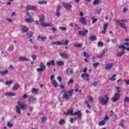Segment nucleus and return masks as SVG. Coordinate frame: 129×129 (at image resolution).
<instances>
[{"label":"nucleus","instance_id":"1","mask_svg":"<svg viewBox=\"0 0 129 129\" xmlns=\"http://www.w3.org/2000/svg\"><path fill=\"white\" fill-rule=\"evenodd\" d=\"M73 92H74V90L72 89L68 92H66V90H62L60 93L63 95L62 96L63 99H66V100H69L70 97L73 95Z\"/></svg>","mask_w":129,"mask_h":129},{"label":"nucleus","instance_id":"2","mask_svg":"<svg viewBox=\"0 0 129 129\" xmlns=\"http://www.w3.org/2000/svg\"><path fill=\"white\" fill-rule=\"evenodd\" d=\"M17 103L19 106H16V112L19 113V114H22V112H21V109L23 110L27 109L28 108V105H27V104L25 103V102H22L21 101L18 102Z\"/></svg>","mask_w":129,"mask_h":129},{"label":"nucleus","instance_id":"3","mask_svg":"<svg viewBox=\"0 0 129 129\" xmlns=\"http://www.w3.org/2000/svg\"><path fill=\"white\" fill-rule=\"evenodd\" d=\"M100 103H101L103 105H105L107 104V102H108V101L109 100V97H108V96L107 95H105L104 96V98L102 97V96L99 97L98 98Z\"/></svg>","mask_w":129,"mask_h":129},{"label":"nucleus","instance_id":"4","mask_svg":"<svg viewBox=\"0 0 129 129\" xmlns=\"http://www.w3.org/2000/svg\"><path fill=\"white\" fill-rule=\"evenodd\" d=\"M115 22H116L117 24H118L119 25H120L121 28L124 29L125 31H127V28H126V26H125V23L127 22V20L126 19H123V20H115Z\"/></svg>","mask_w":129,"mask_h":129},{"label":"nucleus","instance_id":"5","mask_svg":"<svg viewBox=\"0 0 129 129\" xmlns=\"http://www.w3.org/2000/svg\"><path fill=\"white\" fill-rule=\"evenodd\" d=\"M68 44H69V40L68 39H66L64 41H52L51 42V45H57V46H68Z\"/></svg>","mask_w":129,"mask_h":129},{"label":"nucleus","instance_id":"6","mask_svg":"<svg viewBox=\"0 0 129 129\" xmlns=\"http://www.w3.org/2000/svg\"><path fill=\"white\" fill-rule=\"evenodd\" d=\"M40 68L37 69L36 71L38 72H43L44 70H46V66L44 64L43 62H40L39 64Z\"/></svg>","mask_w":129,"mask_h":129},{"label":"nucleus","instance_id":"7","mask_svg":"<svg viewBox=\"0 0 129 129\" xmlns=\"http://www.w3.org/2000/svg\"><path fill=\"white\" fill-rule=\"evenodd\" d=\"M62 6L66 9V10H68V11H71V9L72 8V5H71V3H62Z\"/></svg>","mask_w":129,"mask_h":129},{"label":"nucleus","instance_id":"8","mask_svg":"<svg viewBox=\"0 0 129 129\" xmlns=\"http://www.w3.org/2000/svg\"><path fill=\"white\" fill-rule=\"evenodd\" d=\"M119 98H120V94H119V93L116 92L115 93L114 97L112 98V101L113 102H115V101L119 100Z\"/></svg>","mask_w":129,"mask_h":129},{"label":"nucleus","instance_id":"9","mask_svg":"<svg viewBox=\"0 0 129 129\" xmlns=\"http://www.w3.org/2000/svg\"><path fill=\"white\" fill-rule=\"evenodd\" d=\"M26 10H27V11H37L38 7L32 5H27L26 6Z\"/></svg>","mask_w":129,"mask_h":129},{"label":"nucleus","instance_id":"10","mask_svg":"<svg viewBox=\"0 0 129 129\" xmlns=\"http://www.w3.org/2000/svg\"><path fill=\"white\" fill-rule=\"evenodd\" d=\"M66 72L67 75H72V74H74V72H73V69L70 68H68L66 71Z\"/></svg>","mask_w":129,"mask_h":129},{"label":"nucleus","instance_id":"11","mask_svg":"<svg viewBox=\"0 0 129 129\" xmlns=\"http://www.w3.org/2000/svg\"><path fill=\"white\" fill-rule=\"evenodd\" d=\"M38 41L39 42H44L47 40V37L46 36H42L41 35H39L37 38Z\"/></svg>","mask_w":129,"mask_h":129},{"label":"nucleus","instance_id":"12","mask_svg":"<svg viewBox=\"0 0 129 129\" xmlns=\"http://www.w3.org/2000/svg\"><path fill=\"white\" fill-rule=\"evenodd\" d=\"M60 56L61 58H65L66 59H68V58H69V54L66 52L60 53Z\"/></svg>","mask_w":129,"mask_h":129},{"label":"nucleus","instance_id":"13","mask_svg":"<svg viewBox=\"0 0 129 129\" xmlns=\"http://www.w3.org/2000/svg\"><path fill=\"white\" fill-rule=\"evenodd\" d=\"M113 67V64L112 63H110L107 64L105 67V70H110L111 68Z\"/></svg>","mask_w":129,"mask_h":129},{"label":"nucleus","instance_id":"14","mask_svg":"<svg viewBox=\"0 0 129 129\" xmlns=\"http://www.w3.org/2000/svg\"><path fill=\"white\" fill-rule=\"evenodd\" d=\"M79 21L83 25H86V24H87V21H86V19L84 17H81L79 20Z\"/></svg>","mask_w":129,"mask_h":129},{"label":"nucleus","instance_id":"15","mask_svg":"<svg viewBox=\"0 0 129 129\" xmlns=\"http://www.w3.org/2000/svg\"><path fill=\"white\" fill-rule=\"evenodd\" d=\"M103 31H102L101 32V33L104 34V35H105V32H106V30L107 29V27H108V24L107 23H105L103 26Z\"/></svg>","mask_w":129,"mask_h":129},{"label":"nucleus","instance_id":"16","mask_svg":"<svg viewBox=\"0 0 129 129\" xmlns=\"http://www.w3.org/2000/svg\"><path fill=\"white\" fill-rule=\"evenodd\" d=\"M74 115H77L78 118H81L82 116V114L81 113V110H78L77 112L74 113Z\"/></svg>","mask_w":129,"mask_h":129},{"label":"nucleus","instance_id":"17","mask_svg":"<svg viewBox=\"0 0 129 129\" xmlns=\"http://www.w3.org/2000/svg\"><path fill=\"white\" fill-rule=\"evenodd\" d=\"M21 31L22 33H27L29 31V28L26 26H22L21 27Z\"/></svg>","mask_w":129,"mask_h":129},{"label":"nucleus","instance_id":"18","mask_svg":"<svg viewBox=\"0 0 129 129\" xmlns=\"http://www.w3.org/2000/svg\"><path fill=\"white\" fill-rule=\"evenodd\" d=\"M18 60L19 61H21V62L29 61V59H28V58L25 56L19 57Z\"/></svg>","mask_w":129,"mask_h":129},{"label":"nucleus","instance_id":"19","mask_svg":"<svg viewBox=\"0 0 129 129\" xmlns=\"http://www.w3.org/2000/svg\"><path fill=\"white\" fill-rule=\"evenodd\" d=\"M63 114H65V115H69V114H71V115H74V113H73V110H68V112H63Z\"/></svg>","mask_w":129,"mask_h":129},{"label":"nucleus","instance_id":"20","mask_svg":"<svg viewBox=\"0 0 129 129\" xmlns=\"http://www.w3.org/2000/svg\"><path fill=\"white\" fill-rule=\"evenodd\" d=\"M88 33V30H85L83 31H79V34L81 35V36H86V34Z\"/></svg>","mask_w":129,"mask_h":129},{"label":"nucleus","instance_id":"21","mask_svg":"<svg viewBox=\"0 0 129 129\" xmlns=\"http://www.w3.org/2000/svg\"><path fill=\"white\" fill-rule=\"evenodd\" d=\"M83 46V44L82 43H77V42H75L74 43V47L76 48H81Z\"/></svg>","mask_w":129,"mask_h":129},{"label":"nucleus","instance_id":"22","mask_svg":"<svg viewBox=\"0 0 129 129\" xmlns=\"http://www.w3.org/2000/svg\"><path fill=\"white\" fill-rule=\"evenodd\" d=\"M46 65L47 66H50V65H52V66H55V60H51L49 62H47L46 63Z\"/></svg>","mask_w":129,"mask_h":129},{"label":"nucleus","instance_id":"23","mask_svg":"<svg viewBox=\"0 0 129 129\" xmlns=\"http://www.w3.org/2000/svg\"><path fill=\"white\" fill-rule=\"evenodd\" d=\"M41 26L43 27H52L53 24L52 23H44V22L41 23Z\"/></svg>","mask_w":129,"mask_h":129},{"label":"nucleus","instance_id":"24","mask_svg":"<svg viewBox=\"0 0 129 129\" xmlns=\"http://www.w3.org/2000/svg\"><path fill=\"white\" fill-rule=\"evenodd\" d=\"M36 98H35L33 96H30L29 98H28V101L29 102H33V101H36Z\"/></svg>","mask_w":129,"mask_h":129},{"label":"nucleus","instance_id":"25","mask_svg":"<svg viewBox=\"0 0 129 129\" xmlns=\"http://www.w3.org/2000/svg\"><path fill=\"white\" fill-rule=\"evenodd\" d=\"M20 88V85L19 84H15L13 88V90H18Z\"/></svg>","mask_w":129,"mask_h":129},{"label":"nucleus","instance_id":"26","mask_svg":"<svg viewBox=\"0 0 129 129\" xmlns=\"http://www.w3.org/2000/svg\"><path fill=\"white\" fill-rule=\"evenodd\" d=\"M25 22H26V23H32L33 22H34V19H33V18H26L25 19Z\"/></svg>","mask_w":129,"mask_h":129},{"label":"nucleus","instance_id":"27","mask_svg":"<svg viewBox=\"0 0 129 129\" xmlns=\"http://www.w3.org/2000/svg\"><path fill=\"white\" fill-rule=\"evenodd\" d=\"M7 74H9V71L6 70L4 72H0V75L2 76H5V75H7Z\"/></svg>","mask_w":129,"mask_h":129},{"label":"nucleus","instance_id":"28","mask_svg":"<svg viewBox=\"0 0 129 129\" xmlns=\"http://www.w3.org/2000/svg\"><path fill=\"white\" fill-rule=\"evenodd\" d=\"M5 95L7 96H16V93L13 92L6 93Z\"/></svg>","mask_w":129,"mask_h":129},{"label":"nucleus","instance_id":"29","mask_svg":"<svg viewBox=\"0 0 129 129\" xmlns=\"http://www.w3.org/2000/svg\"><path fill=\"white\" fill-rule=\"evenodd\" d=\"M101 3V1L100 0H95L93 3V5L94 6H96L97 5H99Z\"/></svg>","mask_w":129,"mask_h":129},{"label":"nucleus","instance_id":"30","mask_svg":"<svg viewBox=\"0 0 129 129\" xmlns=\"http://www.w3.org/2000/svg\"><path fill=\"white\" fill-rule=\"evenodd\" d=\"M116 76V74H114L113 76H112L111 78H109V80L110 81H115V77Z\"/></svg>","mask_w":129,"mask_h":129},{"label":"nucleus","instance_id":"31","mask_svg":"<svg viewBox=\"0 0 129 129\" xmlns=\"http://www.w3.org/2000/svg\"><path fill=\"white\" fill-rule=\"evenodd\" d=\"M38 5H46L47 4V1H40L37 2Z\"/></svg>","mask_w":129,"mask_h":129},{"label":"nucleus","instance_id":"32","mask_svg":"<svg viewBox=\"0 0 129 129\" xmlns=\"http://www.w3.org/2000/svg\"><path fill=\"white\" fill-rule=\"evenodd\" d=\"M105 52L104 51H102V53L101 54H99L97 56V58H103V57H104V55H105Z\"/></svg>","mask_w":129,"mask_h":129},{"label":"nucleus","instance_id":"33","mask_svg":"<svg viewBox=\"0 0 129 129\" xmlns=\"http://www.w3.org/2000/svg\"><path fill=\"white\" fill-rule=\"evenodd\" d=\"M39 20L41 23H43L44 20H45V16L41 15L40 16Z\"/></svg>","mask_w":129,"mask_h":129},{"label":"nucleus","instance_id":"34","mask_svg":"<svg viewBox=\"0 0 129 129\" xmlns=\"http://www.w3.org/2000/svg\"><path fill=\"white\" fill-rule=\"evenodd\" d=\"M83 56L84 57H86V58H90V55L85 51L84 52Z\"/></svg>","mask_w":129,"mask_h":129},{"label":"nucleus","instance_id":"35","mask_svg":"<svg viewBox=\"0 0 129 129\" xmlns=\"http://www.w3.org/2000/svg\"><path fill=\"white\" fill-rule=\"evenodd\" d=\"M89 76V75H88L87 73L83 74L81 75V77L82 78H84V77H86V78H88Z\"/></svg>","mask_w":129,"mask_h":129},{"label":"nucleus","instance_id":"36","mask_svg":"<svg viewBox=\"0 0 129 129\" xmlns=\"http://www.w3.org/2000/svg\"><path fill=\"white\" fill-rule=\"evenodd\" d=\"M124 53H125L124 50H123L121 52L117 53V57H121L122 55H124Z\"/></svg>","mask_w":129,"mask_h":129},{"label":"nucleus","instance_id":"37","mask_svg":"<svg viewBox=\"0 0 129 129\" xmlns=\"http://www.w3.org/2000/svg\"><path fill=\"white\" fill-rule=\"evenodd\" d=\"M52 85H53L54 87L55 88L56 87H58V84L57 83V82L55 80H52Z\"/></svg>","mask_w":129,"mask_h":129},{"label":"nucleus","instance_id":"38","mask_svg":"<svg viewBox=\"0 0 129 129\" xmlns=\"http://www.w3.org/2000/svg\"><path fill=\"white\" fill-rule=\"evenodd\" d=\"M57 65L58 66H63L64 65V63L63 61H57Z\"/></svg>","mask_w":129,"mask_h":129},{"label":"nucleus","instance_id":"39","mask_svg":"<svg viewBox=\"0 0 129 129\" xmlns=\"http://www.w3.org/2000/svg\"><path fill=\"white\" fill-rule=\"evenodd\" d=\"M89 39L90 41H94L96 40V36H92L89 37Z\"/></svg>","mask_w":129,"mask_h":129},{"label":"nucleus","instance_id":"40","mask_svg":"<svg viewBox=\"0 0 129 129\" xmlns=\"http://www.w3.org/2000/svg\"><path fill=\"white\" fill-rule=\"evenodd\" d=\"M105 124V122L103 120H102L99 122V125L100 126H102Z\"/></svg>","mask_w":129,"mask_h":129},{"label":"nucleus","instance_id":"41","mask_svg":"<svg viewBox=\"0 0 129 129\" xmlns=\"http://www.w3.org/2000/svg\"><path fill=\"white\" fill-rule=\"evenodd\" d=\"M38 91H39V90L36 88H33L31 90L32 93H38Z\"/></svg>","mask_w":129,"mask_h":129},{"label":"nucleus","instance_id":"42","mask_svg":"<svg viewBox=\"0 0 129 129\" xmlns=\"http://www.w3.org/2000/svg\"><path fill=\"white\" fill-rule=\"evenodd\" d=\"M13 84V80H10L9 81H6L5 83L6 85H11Z\"/></svg>","mask_w":129,"mask_h":129},{"label":"nucleus","instance_id":"43","mask_svg":"<svg viewBox=\"0 0 129 129\" xmlns=\"http://www.w3.org/2000/svg\"><path fill=\"white\" fill-rule=\"evenodd\" d=\"M33 35H34V33H33V32H29L26 34V35L29 36V38H32V37H33Z\"/></svg>","mask_w":129,"mask_h":129},{"label":"nucleus","instance_id":"44","mask_svg":"<svg viewBox=\"0 0 129 129\" xmlns=\"http://www.w3.org/2000/svg\"><path fill=\"white\" fill-rule=\"evenodd\" d=\"M64 123H65V120H64L63 119H60V120L59 121V124H60V125H63Z\"/></svg>","mask_w":129,"mask_h":129},{"label":"nucleus","instance_id":"45","mask_svg":"<svg viewBox=\"0 0 129 129\" xmlns=\"http://www.w3.org/2000/svg\"><path fill=\"white\" fill-rule=\"evenodd\" d=\"M7 126L8 127H10L11 128V127H13V126H14V125L13 124L11 123L10 122H7Z\"/></svg>","mask_w":129,"mask_h":129},{"label":"nucleus","instance_id":"46","mask_svg":"<svg viewBox=\"0 0 129 129\" xmlns=\"http://www.w3.org/2000/svg\"><path fill=\"white\" fill-rule=\"evenodd\" d=\"M93 66L94 68H96L97 66H99V62H97L93 63Z\"/></svg>","mask_w":129,"mask_h":129},{"label":"nucleus","instance_id":"47","mask_svg":"<svg viewBox=\"0 0 129 129\" xmlns=\"http://www.w3.org/2000/svg\"><path fill=\"white\" fill-rule=\"evenodd\" d=\"M125 102H129V98L127 97H125L124 99V103Z\"/></svg>","mask_w":129,"mask_h":129},{"label":"nucleus","instance_id":"48","mask_svg":"<svg viewBox=\"0 0 129 129\" xmlns=\"http://www.w3.org/2000/svg\"><path fill=\"white\" fill-rule=\"evenodd\" d=\"M119 49H122L123 51H124V49H125V47L122 45H119L118 46Z\"/></svg>","mask_w":129,"mask_h":129},{"label":"nucleus","instance_id":"49","mask_svg":"<svg viewBox=\"0 0 129 129\" xmlns=\"http://www.w3.org/2000/svg\"><path fill=\"white\" fill-rule=\"evenodd\" d=\"M97 45L98 47H103V43L101 42H98Z\"/></svg>","mask_w":129,"mask_h":129},{"label":"nucleus","instance_id":"50","mask_svg":"<svg viewBox=\"0 0 129 129\" xmlns=\"http://www.w3.org/2000/svg\"><path fill=\"white\" fill-rule=\"evenodd\" d=\"M74 82V80L73 79H71L70 81L68 82V84H72Z\"/></svg>","mask_w":129,"mask_h":129},{"label":"nucleus","instance_id":"51","mask_svg":"<svg viewBox=\"0 0 129 129\" xmlns=\"http://www.w3.org/2000/svg\"><path fill=\"white\" fill-rule=\"evenodd\" d=\"M42 121H43V122L45 121H46L47 120V117L46 116H44L41 119Z\"/></svg>","mask_w":129,"mask_h":129},{"label":"nucleus","instance_id":"52","mask_svg":"<svg viewBox=\"0 0 129 129\" xmlns=\"http://www.w3.org/2000/svg\"><path fill=\"white\" fill-rule=\"evenodd\" d=\"M92 24H95V23H96V21H97V19L96 18H92Z\"/></svg>","mask_w":129,"mask_h":129},{"label":"nucleus","instance_id":"53","mask_svg":"<svg viewBox=\"0 0 129 129\" xmlns=\"http://www.w3.org/2000/svg\"><path fill=\"white\" fill-rule=\"evenodd\" d=\"M116 89L118 93H120V92H121L120 89H119V87H116Z\"/></svg>","mask_w":129,"mask_h":129},{"label":"nucleus","instance_id":"54","mask_svg":"<svg viewBox=\"0 0 129 129\" xmlns=\"http://www.w3.org/2000/svg\"><path fill=\"white\" fill-rule=\"evenodd\" d=\"M89 101H90V102H92L93 101V98H92L91 96H89Z\"/></svg>","mask_w":129,"mask_h":129},{"label":"nucleus","instance_id":"55","mask_svg":"<svg viewBox=\"0 0 129 129\" xmlns=\"http://www.w3.org/2000/svg\"><path fill=\"white\" fill-rule=\"evenodd\" d=\"M57 80L59 82H62V78L60 76L57 77Z\"/></svg>","mask_w":129,"mask_h":129},{"label":"nucleus","instance_id":"56","mask_svg":"<svg viewBox=\"0 0 129 129\" xmlns=\"http://www.w3.org/2000/svg\"><path fill=\"white\" fill-rule=\"evenodd\" d=\"M31 58H32L33 60H35L36 59H37V56L35 55H31Z\"/></svg>","mask_w":129,"mask_h":129},{"label":"nucleus","instance_id":"57","mask_svg":"<svg viewBox=\"0 0 129 129\" xmlns=\"http://www.w3.org/2000/svg\"><path fill=\"white\" fill-rule=\"evenodd\" d=\"M86 103L87 104V106L89 107V108H91V106L88 103V102L87 101H86Z\"/></svg>","mask_w":129,"mask_h":129},{"label":"nucleus","instance_id":"58","mask_svg":"<svg viewBox=\"0 0 129 129\" xmlns=\"http://www.w3.org/2000/svg\"><path fill=\"white\" fill-rule=\"evenodd\" d=\"M59 29L60 30H61L62 31H66V30H67V29L66 28V27H60Z\"/></svg>","mask_w":129,"mask_h":129},{"label":"nucleus","instance_id":"59","mask_svg":"<svg viewBox=\"0 0 129 129\" xmlns=\"http://www.w3.org/2000/svg\"><path fill=\"white\" fill-rule=\"evenodd\" d=\"M125 84L126 85H129V80H124Z\"/></svg>","mask_w":129,"mask_h":129},{"label":"nucleus","instance_id":"60","mask_svg":"<svg viewBox=\"0 0 129 129\" xmlns=\"http://www.w3.org/2000/svg\"><path fill=\"white\" fill-rule=\"evenodd\" d=\"M23 99H25V98H28V95H27L26 94L23 95Z\"/></svg>","mask_w":129,"mask_h":129},{"label":"nucleus","instance_id":"61","mask_svg":"<svg viewBox=\"0 0 129 129\" xmlns=\"http://www.w3.org/2000/svg\"><path fill=\"white\" fill-rule=\"evenodd\" d=\"M60 13H59V11H56V16H57V17H59L60 16Z\"/></svg>","mask_w":129,"mask_h":129},{"label":"nucleus","instance_id":"62","mask_svg":"<svg viewBox=\"0 0 129 129\" xmlns=\"http://www.w3.org/2000/svg\"><path fill=\"white\" fill-rule=\"evenodd\" d=\"M109 119V117H108V115H106L105 118H104V120H106L107 119Z\"/></svg>","mask_w":129,"mask_h":129},{"label":"nucleus","instance_id":"63","mask_svg":"<svg viewBox=\"0 0 129 129\" xmlns=\"http://www.w3.org/2000/svg\"><path fill=\"white\" fill-rule=\"evenodd\" d=\"M61 10V6H58L56 11L59 12Z\"/></svg>","mask_w":129,"mask_h":129},{"label":"nucleus","instance_id":"64","mask_svg":"<svg viewBox=\"0 0 129 129\" xmlns=\"http://www.w3.org/2000/svg\"><path fill=\"white\" fill-rule=\"evenodd\" d=\"M127 11V9H126V8H123V13H125V12H126Z\"/></svg>","mask_w":129,"mask_h":129}]
</instances>
